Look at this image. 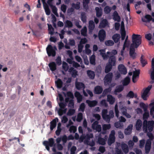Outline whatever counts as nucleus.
<instances>
[{
    "label": "nucleus",
    "mask_w": 154,
    "mask_h": 154,
    "mask_svg": "<svg viewBox=\"0 0 154 154\" xmlns=\"http://www.w3.org/2000/svg\"><path fill=\"white\" fill-rule=\"evenodd\" d=\"M89 0H83V4L84 7L86 9L88 7V4L89 2Z\"/></svg>",
    "instance_id": "obj_62"
},
{
    "label": "nucleus",
    "mask_w": 154,
    "mask_h": 154,
    "mask_svg": "<svg viewBox=\"0 0 154 154\" xmlns=\"http://www.w3.org/2000/svg\"><path fill=\"white\" fill-rule=\"evenodd\" d=\"M94 28V24L93 21H90L89 22V33H91L92 31Z\"/></svg>",
    "instance_id": "obj_30"
},
{
    "label": "nucleus",
    "mask_w": 154,
    "mask_h": 154,
    "mask_svg": "<svg viewBox=\"0 0 154 154\" xmlns=\"http://www.w3.org/2000/svg\"><path fill=\"white\" fill-rule=\"evenodd\" d=\"M98 143L100 144L104 145L105 143V140L103 139L100 138H99L98 140Z\"/></svg>",
    "instance_id": "obj_56"
},
{
    "label": "nucleus",
    "mask_w": 154,
    "mask_h": 154,
    "mask_svg": "<svg viewBox=\"0 0 154 154\" xmlns=\"http://www.w3.org/2000/svg\"><path fill=\"white\" fill-rule=\"evenodd\" d=\"M112 76V73H109L107 74L104 78V83L105 85H107L110 83Z\"/></svg>",
    "instance_id": "obj_16"
},
{
    "label": "nucleus",
    "mask_w": 154,
    "mask_h": 154,
    "mask_svg": "<svg viewBox=\"0 0 154 154\" xmlns=\"http://www.w3.org/2000/svg\"><path fill=\"white\" fill-rule=\"evenodd\" d=\"M140 72L139 69H135L133 71L132 77V81L133 82L135 83L137 81L139 78Z\"/></svg>",
    "instance_id": "obj_12"
},
{
    "label": "nucleus",
    "mask_w": 154,
    "mask_h": 154,
    "mask_svg": "<svg viewBox=\"0 0 154 154\" xmlns=\"http://www.w3.org/2000/svg\"><path fill=\"white\" fill-rule=\"evenodd\" d=\"M140 107L143 108L144 111H145V110H147L148 107V106L147 105H146L144 103L142 102L140 103Z\"/></svg>",
    "instance_id": "obj_53"
},
{
    "label": "nucleus",
    "mask_w": 154,
    "mask_h": 154,
    "mask_svg": "<svg viewBox=\"0 0 154 154\" xmlns=\"http://www.w3.org/2000/svg\"><path fill=\"white\" fill-rule=\"evenodd\" d=\"M64 95L65 97H66L65 99L66 101L69 102V106L73 107L74 106V102L73 100V95L70 92H69L67 93L66 95Z\"/></svg>",
    "instance_id": "obj_10"
},
{
    "label": "nucleus",
    "mask_w": 154,
    "mask_h": 154,
    "mask_svg": "<svg viewBox=\"0 0 154 154\" xmlns=\"http://www.w3.org/2000/svg\"><path fill=\"white\" fill-rule=\"evenodd\" d=\"M50 69L52 71L55 70L56 69V65L54 62L50 63L49 64Z\"/></svg>",
    "instance_id": "obj_33"
},
{
    "label": "nucleus",
    "mask_w": 154,
    "mask_h": 154,
    "mask_svg": "<svg viewBox=\"0 0 154 154\" xmlns=\"http://www.w3.org/2000/svg\"><path fill=\"white\" fill-rule=\"evenodd\" d=\"M149 106H152L150 109V114L153 117H154V102L151 103L149 104Z\"/></svg>",
    "instance_id": "obj_37"
},
{
    "label": "nucleus",
    "mask_w": 154,
    "mask_h": 154,
    "mask_svg": "<svg viewBox=\"0 0 154 154\" xmlns=\"http://www.w3.org/2000/svg\"><path fill=\"white\" fill-rule=\"evenodd\" d=\"M69 72H72V76L75 77L77 75V72L75 70H73L72 68H71L69 70Z\"/></svg>",
    "instance_id": "obj_42"
},
{
    "label": "nucleus",
    "mask_w": 154,
    "mask_h": 154,
    "mask_svg": "<svg viewBox=\"0 0 154 154\" xmlns=\"http://www.w3.org/2000/svg\"><path fill=\"white\" fill-rule=\"evenodd\" d=\"M142 122L140 120H138L136 123L135 127L136 129L137 130H140L142 126Z\"/></svg>",
    "instance_id": "obj_32"
},
{
    "label": "nucleus",
    "mask_w": 154,
    "mask_h": 154,
    "mask_svg": "<svg viewBox=\"0 0 154 154\" xmlns=\"http://www.w3.org/2000/svg\"><path fill=\"white\" fill-rule=\"evenodd\" d=\"M130 41L128 39V36H127L125 38V41L123 46L122 50L121 51V55H124V50L126 47H128L130 44Z\"/></svg>",
    "instance_id": "obj_15"
},
{
    "label": "nucleus",
    "mask_w": 154,
    "mask_h": 154,
    "mask_svg": "<svg viewBox=\"0 0 154 154\" xmlns=\"http://www.w3.org/2000/svg\"><path fill=\"white\" fill-rule=\"evenodd\" d=\"M120 38V35L118 34H114L113 35L112 37V39L115 43H117L119 41Z\"/></svg>",
    "instance_id": "obj_27"
},
{
    "label": "nucleus",
    "mask_w": 154,
    "mask_h": 154,
    "mask_svg": "<svg viewBox=\"0 0 154 154\" xmlns=\"http://www.w3.org/2000/svg\"><path fill=\"white\" fill-rule=\"evenodd\" d=\"M152 88V85H149L147 87L144 88L141 92V96L142 99L147 100L150 94V91Z\"/></svg>",
    "instance_id": "obj_8"
},
{
    "label": "nucleus",
    "mask_w": 154,
    "mask_h": 154,
    "mask_svg": "<svg viewBox=\"0 0 154 154\" xmlns=\"http://www.w3.org/2000/svg\"><path fill=\"white\" fill-rule=\"evenodd\" d=\"M137 96V95L136 94H134L132 91H130L127 94L126 98L127 99H128V98H132L134 97H136Z\"/></svg>",
    "instance_id": "obj_28"
},
{
    "label": "nucleus",
    "mask_w": 154,
    "mask_h": 154,
    "mask_svg": "<svg viewBox=\"0 0 154 154\" xmlns=\"http://www.w3.org/2000/svg\"><path fill=\"white\" fill-rule=\"evenodd\" d=\"M115 132L114 131H112L109 135L108 139V143L109 145H110L112 143L114 142L115 140Z\"/></svg>",
    "instance_id": "obj_13"
},
{
    "label": "nucleus",
    "mask_w": 154,
    "mask_h": 154,
    "mask_svg": "<svg viewBox=\"0 0 154 154\" xmlns=\"http://www.w3.org/2000/svg\"><path fill=\"white\" fill-rule=\"evenodd\" d=\"M93 137V134H87L85 137L84 135L82 134L79 138V141L80 142H82L84 140V142L85 143L91 146H93L95 144L94 142L92 141L91 142H89L88 141L90 138H92Z\"/></svg>",
    "instance_id": "obj_5"
},
{
    "label": "nucleus",
    "mask_w": 154,
    "mask_h": 154,
    "mask_svg": "<svg viewBox=\"0 0 154 154\" xmlns=\"http://www.w3.org/2000/svg\"><path fill=\"white\" fill-rule=\"evenodd\" d=\"M111 127L110 125L109 124L108 125H104L103 126V130L104 131L109 129Z\"/></svg>",
    "instance_id": "obj_54"
},
{
    "label": "nucleus",
    "mask_w": 154,
    "mask_h": 154,
    "mask_svg": "<svg viewBox=\"0 0 154 154\" xmlns=\"http://www.w3.org/2000/svg\"><path fill=\"white\" fill-rule=\"evenodd\" d=\"M111 10V8L109 6H106L104 8V12L105 13L108 14L109 13Z\"/></svg>",
    "instance_id": "obj_51"
},
{
    "label": "nucleus",
    "mask_w": 154,
    "mask_h": 154,
    "mask_svg": "<svg viewBox=\"0 0 154 154\" xmlns=\"http://www.w3.org/2000/svg\"><path fill=\"white\" fill-rule=\"evenodd\" d=\"M113 19L119 22L120 20V17L116 11H115L112 15Z\"/></svg>",
    "instance_id": "obj_21"
},
{
    "label": "nucleus",
    "mask_w": 154,
    "mask_h": 154,
    "mask_svg": "<svg viewBox=\"0 0 154 154\" xmlns=\"http://www.w3.org/2000/svg\"><path fill=\"white\" fill-rule=\"evenodd\" d=\"M57 49L55 47H53L51 45H48L46 48V51L49 56L54 57L56 55L55 51Z\"/></svg>",
    "instance_id": "obj_11"
},
{
    "label": "nucleus",
    "mask_w": 154,
    "mask_h": 154,
    "mask_svg": "<svg viewBox=\"0 0 154 154\" xmlns=\"http://www.w3.org/2000/svg\"><path fill=\"white\" fill-rule=\"evenodd\" d=\"M69 130L70 132L74 133L76 130V128L75 126H72L70 127Z\"/></svg>",
    "instance_id": "obj_58"
},
{
    "label": "nucleus",
    "mask_w": 154,
    "mask_h": 154,
    "mask_svg": "<svg viewBox=\"0 0 154 154\" xmlns=\"http://www.w3.org/2000/svg\"><path fill=\"white\" fill-rule=\"evenodd\" d=\"M105 43V45L107 46H112L114 44L113 42L111 40L106 41Z\"/></svg>",
    "instance_id": "obj_49"
},
{
    "label": "nucleus",
    "mask_w": 154,
    "mask_h": 154,
    "mask_svg": "<svg viewBox=\"0 0 154 154\" xmlns=\"http://www.w3.org/2000/svg\"><path fill=\"white\" fill-rule=\"evenodd\" d=\"M120 144L119 143H117L115 149V152L114 153V154H122L120 149Z\"/></svg>",
    "instance_id": "obj_26"
},
{
    "label": "nucleus",
    "mask_w": 154,
    "mask_h": 154,
    "mask_svg": "<svg viewBox=\"0 0 154 154\" xmlns=\"http://www.w3.org/2000/svg\"><path fill=\"white\" fill-rule=\"evenodd\" d=\"M96 11L97 16L98 17H100L102 15V10L101 8H99L98 7H96L95 8Z\"/></svg>",
    "instance_id": "obj_40"
},
{
    "label": "nucleus",
    "mask_w": 154,
    "mask_h": 154,
    "mask_svg": "<svg viewBox=\"0 0 154 154\" xmlns=\"http://www.w3.org/2000/svg\"><path fill=\"white\" fill-rule=\"evenodd\" d=\"M82 118V114L81 113H79L77 116L76 121L78 122H80Z\"/></svg>",
    "instance_id": "obj_57"
},
{
    "label": "nucleus",
    "mask_w": 154,
    "mask_h": 154,
    "mask_svg": "<svg viewBox=\"0 0 154 154\" xmlns=\"http://www.w3.org/2000/svg\"><path fill=\"white\" fill-rule=\"evenodd\" d=\"M72 22L69 20H67L66 22L65 26L68 27H71L72 26Z\"/></svg>",
    "instance_id": "obj_60"
},
{
    "label": "nucleus",
    "mask_w": 154,
    "mask_h": 154,
    "mask_svg": "<svg viewBox=\"0 0 154 154\" xmlns=\"http://www.w3.org/2000/svg\"><path fill=\"white\" fill-rule=\"evenodd\" d=\"M81 19L83 22H85L86 21V17L85 13H82L81 14Z\"/></svg>",
    "instance_id": "obj_61"
},
{
    "label": "nucleus",
    "mask_w": 154,
    "mask_h": 154,
    "mask_svg": "<svg viewBox=\"0 0 154 154\" xmlns=\"http://www.w3.org/2000/svg\"><path fill=\"white\" fill-rule=\"evenodd\" d=\"M108 23L106 19L102 20L100 23L99 27L100 28H103L108 26Z\"/></svg>",
    "instance_id": "obj_23"
},
{
    "label": "nucleus",
    "mask_w": 154,
    "mask_h": 154,
    "mask_svg": "<svg viewBox=\"0 0 154 154\" xmlns=\"http://www.w3.org/2000/svg\"><path fill=\"white\" fill-rule=\"evenodd\" d=\"M75 86L78 90L81 89H84L85 88L84 84L82 82H76L75 83Z\"/></svg>",
    "instance_id": "obj_24"
},
{
    "label": "nucleus",
    "mask_w": 154,
    "mask_h": 154,
    "mask_svg": "<svg viewBox=\"0 0 154 154\" xmlns=\"http://www.w3.org/2000/svg\"><path fill=\"white\" fill-rule=\"evenodd\" d=\"M81 34L84 36H86L87 35V29L86 26L84 27L81 30Z\"/></svg>",
    "instance_id": "obj_43"
},
{
    "label": "nucleus",
    "mask_w": 154,
    "mask_h": 154,
    "mask_svg": "<svg viewBox=\"0 0 154 154\" xmlns=\"http://www.w3.org/2000/svg\"><path fill=\"white\" fill-rule=\"evenodd\" d=\"M115 125L117 128H123V125L122 123L119 122H117L115 123Z\"/></svg>",
    "instance_id": "obj_52"
},
{
    "label": "nucleus",
    "mask_w": 154,
    "mask_h": 154,
    "mask_svg": "<svg viewBox=\"0 0 154 154\" xmlns=\"http://www.w3.org/2000/svg\"><path fill=\"white\" fill-rule=\"evenodd\" d=\"M130 81V79L128 77H126L123 81L122 83L123 85H126L129 84Z\"/></svg>",
    "instance_id": "obj_47"
},
{
    "label": "nucleus",
    "mask_w": 154,
    "mask_h": 154,
    "mask_svg": "<svg viewBox=\"0 0 154 154\" xmlns=\"http://www.w3.org/2000/svg\"><path fill=\"white\" fill-rule=\"evenodd\" d=\"M100 55L104 60L107 59L108 57H115L114 56L117 54V51L116 50H113L111 51H108L105 53V50H101L99 51Z\"/></svg>",
    "instance_id": "obj_4"
},
{
    "label": "nucleus",
    "mask_w": 154,
    "mask_h": 154,
    "mask_svg": "<svg viewBox=\"0 0 154 154\" xmlns=\"http://www.w3.org/2000/svg\"><path fill=\"white\" fill-rule=\"evenodd\" d=\"M116 65V58L115 57H109V62L107 64L105 69V72L107 73L110 71L112 67Z\"/></svg>",
    "instance_id": "obj_7"
},
{
    "label": "nucleus",
    "mask_w": 154,
    "mask_h": 154,
    "mask_svg": "<svg viewBox=\"0 0 154 154\" xmlns=\"http://www.w3.org/2000/svg\"><path fill=\"white\" fill-rule=\"evenodd\" d=\"M98 36L100 41H103L106 37V32L104 30L101 29L99 32Z\"/></svg>",
    "instance_id": "obj_17"
},
{
    "label": "nucleus",
    "mask_w": 154,
    "mask_h": 154,
    "mask_svg": "<svg viewBox=\"0 0 154 154\" xmlns=\"http://www.w3.org/2000/svg\"><path fill=\"white\" fill-rule=\"evenodd\" d=\"M90 47V45L88 44H86L85 46V52L86 54L89 55L91 52V51L89 49Z\"/></svg>",
    "instance_id": "obj_36"
},
{
    "label": "nucleus",
    "mask_w": 154,
    "mask_h": 154,
    "mask_svg": "<svg viewBox=\"0 0 154 154\" xmlns=\"http://www.w3.org/2000/svg\"><path fill=\"white\" fill-rule=\"evenodd\" d=\"M83 47V45L82 44L80 43L78 45V51L79 53H81L82 52V49Z\"/></svg>",
    "instance_id": "obj_63"
},
{
    "label": "nucleus",
    "mask_w": 154,
    "mask_h": 154,
    "mask_svg": "<svg viewBox=\"0 0 154 154\" xmlns=\"http://www.w3.org/2000/svg\"><path fill=\"white\" fill-rule=\"evenodd\" d=\"M48 25L49 34L51 35H53L54 34V29L51 25L48 24Z\"/></svg>",
    "instance_id": "obj_45"
},
{
    "label": "nucleus",
    "mask_w": 154,
    "mask_h": 154,
    "mask_svg": "<svg viewBox=\"0 0 154 154\" xmlns=\"http://www.w3.org/2000/svg\"><path fill=\"white\" fill-rule=\"evenodd\" d=\"M123 88L122 86H119L117 87L115 90L116 92H119L122 91L123 89Z\"/></svg>",
    "instance_id": "obj_59"
},
{
    "label": "nucleus",
    "mask_w": 154,
    "mask_h": 154,
    "mask_svg": "<svg viewBox=\"0 0 154 154\" xmlns=\"http://www.w3.org/2000/svg\"><path fill=\"white\" fill-rule=\"evenodd\" d=\"M62 68L65 71H67L68 69V66L67 63L65 62H63L62 64Z\"/></svg>",
    "instance_id": "obj_50"
},
{
    "label": "nucleus",
    "mask_w": 154,
    "mask_h": 154,
    "mask_svg": "<svg viewBox=\"0 0 154 154\" xmlns=\"http://www.w3.org/2000/svg\"><path fill=\"white\" fill-rule=\"evenodd\" d=\"M135 47H131V46L130 48L129 51L130 55V56L133 58H135L137 56L136 54L135 51Z\"/></svg>",
    "instance_id": "obj_19"
},
{
    "label": "nucleus",
    "mask_w": 154,
    "mask_h": 154,
    "mask_svg": "<svg viewBox=\"0 0 154 154\" xmlns=\"http://www.w3.org/2000/svg\"><path fill=\"white\" fill-rule=\"evenodd\" d=\"M98 122L97 121L94 122L92 125V128L100 132L101 129V125H98Z\"/></svg>",
    "instance_id": "obj_18"
},
{
    "label": "nucleus",
    "mask_w": 154,
    "mask_h": 154,
    "mask_svg": "<svg viewBox=\"0 0 154 154\" xmlns=\"http://www.w3.org/2000/svg\"><path fill=\"white\" fill-rule=\"evenodd\" d=\"M107 110L106 109H103L102 111V116L103 119L106 122H109L110 119L114 117V113L112 111L109 112V115L107 114Z\"/></svg>",
    "instance_id": "obj_9"
},
{
    "label": "nucleus",
    "mask_w": 154,
    "mask_h": 154,
    "mask_svg": "<svg viewBox=\"0 0 154 154\" xmlns=\"http://www.w3.org/2000/svg\"><path fill=\"white\" fill-rule=\"evenodd\" d=\"M141 37L140 35L133 34L132 36V44L131 47L137 48L141 44Z\"/></svg>",
    "instance_id": "obj_6"
},
{
    "label": "nucleus",
    "mask_w": 154,
    "mask_h": 154,
    "mask_svg": "<svg viewBox=\"0 0 154 154\" xmlns=\"http://www.w3.org/2000/svg\"><path fill=\"white\" fill-rule=\"evenodd\" d=\"M47 142V144L49 146L51 147H52L53 146L54 144V139L52 138L49 139L48 141H46Z\"/></svg>",
    "instance_id": "obj_46"
},
{
    "label": "nucleus",
    "mask_w": 154,
    "mask_h": 154,
    "mask_svg": "<svg viewBox=\"0 0 154 154\" xmlns=\"http://www.w3.org/2000/svg\"><path fill=\"white\" fill-rule=\"evenodd\" d=\"M119 71L121 74H126L127 73V71L126 67L122 64H120L118 66Z\"/></svg>",
    "instance_id": "obj_14"
},
{
    "label": "nucleus",
    "mask_w": 154,
    "mask_h": 154,
    "mask_svg": "<svg viewBox=\"0 0 154 154\" xmlns=\"http://www.w3.org/2000/svg\"><path fill=\"white\" fill-rule=\"evenodd\" d=\"M121 39L124 40L126 37V32L125 30H121Z\"/></svg>",
    "instance_id": "obj_55"
},
{
    "label": "nucleus",
    "mask_w": 154,
    "mask_h": 154,
    "mask_svg": "<svg viewBox=\"0 0 154 154\" xmlns=\"http://www.w3.org/2000/svg\"><path fill=\"white\" fill-rule=\"evenodd\" d=\"M55 82L58 88H60L62 87L63 83L60 79H58Z\"/></svg>",
    "instance_id": "obj_41"
},
{
    "label": "nucleus",
    "mask_w": 154,
    "mask_h": 154,
    "mask_svg": "<svg viewBox=\"0 0 154 154\" xmlns=\"http://www.w3.org/2000/svg\"><path fill=\"white\" fill-rule=\"evenodd\" d=\"M103 91L102 88L99 86H97L95 88L94 93L97 94H99L101 93Z\"/></svg>",
    "instance_id": "obj_38"
},
{
    "label": "nucleus",
    "mask_w": 154,
    "mask_h": 154,
    "mask_svg": "<svg viewBox=\"0 0 154 154\" xmlns=\"http://www.w3.org/2000/svg\"><path fill=\"white\" fill-rule=\"evenodd\" d=\"M67 61L69 63L72 64L73 66L78 68L80 66V65L77 63L73 61L72 59H68Z\"/></svg>",
    "instance_id": "obj_34"
},
{
    "label": "nucleus",
    "mask_w": 154,
    "mask_h": 154,
    "mask_svg": "<svg viewBox=\"0 0 154 154\" xmlns=\"http://www.w3.org/2000/svg\"><path fill=\"white\" fill-rule=\"evenodd\" d=\"M75 96L77 98L78 102H80L82 100V96L78 92H76L75 94Z\"/></svg>",
    "instance_id": "obj_31"
},
{
    "label": "nucleus",
    "mask_w": 154,
    "mask_h": 154,
    "mask_svg": "<svg viewBox=\"0 0 154 154\" xmlns=\"http://www.w3.org/2000/svg\"><path fill=\"white\" fill-rule=\"evenodd\" d=\"M133 128V125H129L127 129L125 131V133L126 134H130L131 132V130Z\"/></svg>",
    "instance_id": "obj_29"
},
{
    "label": "nucleus",
    "mask_w": 154,
    "mask_h": 154,
    "mask_svg": "<svg viewBox=\"0 0 154 154\" xmlns=\"http://www.w3.org/2000/svg\"><path fill=\"white\" fill-rule=\"evenodd\" d=\"M43 6L46 14L47 15H49L50 14V11L48 5L47 4H44Z\"/></svg>",
    "instance_id": "obj_39"
},
{
    "label": "nucleus",
    "mask_w": 154,
    "mask_h": 154,
    "mask_svg": "<svg viewBox=\"0 0 154 154\" xmlns=\"http://www.w3.org/2000/svg\"><path fill=\"white\" fill-rule=\"evenodd\" d=\"M122 148L123 151L125 153H127L128 152V146L125 143H122Z\"/></svg>",
    "instance_id": "obj_35"
},
{
    "label": "nucleus",
    "mask_w": 154,
    "mask_h": 154,
    "mask_svg": "<svg viewBox=\"0 0 154 154\" xmlns=\"http://www.w3.org/2000/svg\"><path fill=\"white\" fill-rule=\"evenodd\" d=\"M58 121V119L57 118H55L53 119L51 122L50 129L51 130H53V129L56 127V123Z\"/></svg>",
    "instance_id": "obj_20"
},
{
    "label": "nucleus",
    "mask_w": 154,
    "mask_h": 154,
    "mask_svg": "<svg viewBox=\"0 0 154 154\" xmlns=\"http://www.w3.org/2000/svg\"><path fill=\"white\" fill-rule=\"evenodd\" d=\"M107 101L110 104H113L115 101V99L111 95H108L107 96Z\"/></svg>",
    "instance_id": "obj_22"
},
{
    "label": "nucleus",
    "mask_w": 154,
    "mask_h": 154,
    "mask_svg": "<svg viewBox=\"0 0 154 154\" xmlns=\"http://www.w3.org/2000/svg\"><path fill=\"white\" fill-rule=\"evenodd\" d=\"M56 63L58 65H60L61 64V58L60 57H58L56 60Z\"/></svg>",
    "instance_id": "obj_64"
},
{
    "label": "nucleus",
    "mask_w": 154,
    "mask_h": 154,
    "mask_svg": "<svg viewBox=\"0 0 154 154\" xmlns=\"http://www.w3.org/2000/svg\"><path fill=\"white\" fill-rule=\"evenodd\" d=\"M86 102L90 107L95 106L97 103V102L96 100L90 101L88 100H87Z\"/></svg>",
    "instance_id": "obj_25"
},
{
    "label": "nucleus",
    "mask_w": 154,
    "mask_h": 154,
    "mask_svg": "<svg viewBox=\"0 0 154 154\" xmlns=\"http://www.w3.org/2000/svg\"><path fill=\"white\" fill-rule=\"evenodd\" d=\"M57 99L58 102L59 100L60 101H62L63 100V98L60 94H58V96L57 97ZM58 103L60 107V108L58 110H57L58 113L60 116H61L63 114L65 113L67 109L65 108V107L66 106V104L58 102Z\"/></svg>",
    "instance_id": "obj_3"
},
{
    "label": "nucleus",
    "mask_w": 154,
    "mask_h": 154,
    "mask_svg": "<svg viewBox=\"0 0 154 154\" xmlns=\"http://www.w3.org/2000/svg\"><path fill=\"white\" fill-rule=\"evenodd\" d=\"M87 74L89 77L91 79H93L95 76L94 72L91 71H88L87 72Z\"/></svg>",
    "instance_id": "obj_48"
},
{
    "label": "nucleus",
    "mask_w": 154,
    "mask_h": 154,
    "mask_svg": "<svg viewBox=\"0 0 154 154\" xmlns=\"http://www.w3.org/2000/svg\"><path fill=\"white\" fill-rule=\"evenodd\" d=\"M154 126V122L153 121H149L148 122L146 120H144L143 123V131L145 132L147 131V128L149 132L147 134V136L150 139L148 140L146 142L145 148L146 152L148 153L150 151L151 148V140L153 139V135L150 132L152 130Z\"/></svg>",
    "instance_id": "obj_1"
},
{
    "label": "nucleus",
    "mask_w": 154,
    "mask_h": 154,
    "mask_svg": "<svg viewBox=\"0 0 154 154\" xmlns=\"http://www.w3.org/2000/svg\"><path fill=\"white\" fill-rule=\"evenodd\" d=\"M95 56L93 54L90 57V61L91 63L93 65H95Z\"/></svg>",
    "instance_id": "obj_44"
},
{
    "label": "nucleus",
    "mask_w": 154,
    "mask_h": 154,
    "mask_svg": "<svg viewBox=\"0 0 154 154\" xmlns=\"http://www.w3.org/2000/svg\"><path fill=\"white\" fill-rule=\"evenodd\" d=\"M118 105L119 106L120 110L123 115L125 116L127 118H130L131 117V115L127 112L126 107H122L123 103L121 102H120L118 104H116L115 107L116 115L117 118H118L119 116V113L118 108Z\"/></svg>",
    "instance_id": "obj_2"
}]
</instances>
